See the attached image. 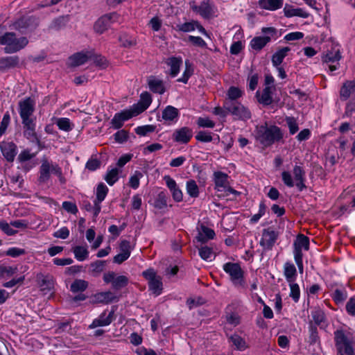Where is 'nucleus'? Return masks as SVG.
<instances>
[{"instance_id":"1","label":"nucleus","mask_w":355,"mask_h":355,"mask_svg":"<svg viewBox=\"0 0 355 355\" xmlns=\"http://www.w3.org/2000/svg\"><path fill=\"white\" fill-rule=\"evenodd\" d=\"M284 134L276 125H260L256 128V139L264 147H269L282 140Z\"/></svg>"},{"instance_id":"2","label":"nucleus","mask_w":355,"mask_h":355,"mask_svg":"<svg viewBox=\"0 0 355 355\" xmlns=\"http://www.w3.org/2000/svg\"><path fill=\"white\" fill-rule=\"evenodd\" d=\"M28 40L26 37H17L13 32H6L0 36V44L5 46L6 53H14L27 46Z\"/></svg>"},{"instance_id":"3","label":"nucleus","mask_w":355,"mask_h":355,"mask_svg":"<svg viewBox=\"0 0 355 355\" xmlns=\"http://www.w3.org/2000/svg\"><path fill=\"white\" fill-rule=\"evenodd\" d=\"M224 271L229 275L232 284L238 289L246 288L244 271L238 263L227 262L223 266Z\"/></svg>"},{"instance_id":"4","label":"nucleus","mask_w":355,"mask_h":355,"mask_svg":"<svg viewBox=\"0 0 355 355\" xmlns=\"http://www.w3.org/2000/svg\"><path fill=\"white\" fill-rule=\"evenodd\" d=\"M334 334L336 345L339 352L346 355H354L355 342L353 339L342 330L336 331Z\"/></svg>"},{"instance_id":"5","label":"nucleus","mask_w":355,"mask_h":355,"mask_svg":"<svg viewBox=\"0 0 355 355\" xmlns=\"http://www.w3.org/2000/svg\"><path fill=\"white\" fill-rule=\"evenodd\" d=\"M39 23L38 17L33 15H26L16 19L11 26L13 29L18 31L19 33L27 34L34 31L39 26Z\"/></svg>"},{"instance_id":"6","label":"nucleus","mask_w":355,"mask_h":355,"mask_svg":"<svg viewBox=\"0 0 355 355\" xmlns=\"http://www.w3.org/2000/svg\"><path fill=\"white\" fill-rule=\"evenodd\" d=\"M224 107L236 120L247 121L251 118L250 111L239 101H225Z\"/></svg>"},{"instance_id":"7","label":"nucleus","mask_w":355,"mask_h":355,"mask_svg":"<svg viewBox=\"0 0 355 355\" xmlns=\"http://www.w3.org/2000/svg\"><path fill=\"white\" fill-rule=\"evenodd\" d=\"M142 276L148 281L149 290L156 295L162 293L163 284L162 277L157 275L153 268H148L143 271Z\"/></svg>"},{"instance_id":"8","label":"nucleus","mask_w":355,"mask_h":355,"mask_svg":"<svg viewBox=\"0 0 355 355\" xmlns=\"http://www.w3.org/2000/svg\"><path fill=\"white\" fill-rule=\"evenodd\" d=\"M119 15L116 12H111L101 17L94 24V28L98 33L102 34L112 24L119 21Z\"/></svg>"},{"instance_id":"9","label":"nucleus","mask_w":355,"mask_h":355,"mask_svg":"<svg viewBox=\"0 0 355 355\" xmlns=\"http://www.w3.org/2000/svg\"><path fill=\"white\" fill-rule=\"evenodd\" d=\"M35 101L31 97L26 98L19 102V112L21 121L36 119L33 116Z\"/></svg>"},{"instance_id":"10","label":"nucleus","mask_w":355,"mask_h":355,"mask_svg":"<svg viewBox=\"0 0 355 355\" xmlns=\"http://www.w3.org/2000/svg\"><path fill=\"white\" fill-rule=\"evenodd\" d=\"M35 121L36 119L21 121L23 125V134L30 141L36 143L38 146H40V140L35 131Z\"/></svg>"},{"instance_id":"11","label":"nucleus","mask_w":355,"mask_h":355,"mask_svg":"<svg viewBox=\"0 0 355 355\" xmlns=\"http://www.w3.org/2000/svg\"><path fill=\"white\" fill-rule=\"evenodd\" d=\"M278 238V233L275 232L272 227L264 229L262 232V238L260 241V245L266 250H272L277 239Z\"/></svg>"},{"instance_id":"12","label":"nucleus","mask_w":355,"mask_h":355,"mask_svg":"<svg viewBox=\"0 0 355 355\" xmlns=\"http://www.w3.org/2000/svg\"><path fill=\"white\" fill-rule=\"evenodd\" d=\"M193 137V130L189 127H182L173 131L172 139L173 141L186 144L189 142Z\"/></svg>"},{"instance_id":"13","label":"nucleus","mask_w":355,"mask_h":355,"mask_svg":"<svg viewBox=\"0 0 355 355\" xmlns=\"http://www.w3.org/2000/svg\"><path fill=\"white\" fill-rule=\"evenodd\" d=\"M193 11L198 13L205 19H209L214 15V7L209 0H205L199 6H191Z\"/></svg>"},{"instance_id":"14","label":"nucleus","mask_w":355,"mask_h":355,"mask_svg":"<svg viewBox=\"0 0 355 355\" xmlns=\"http://www.w3.org/2000/svg\"><path fill=\"white\" fill-rule=\"evenodd\" d=\"M108 192L107 187L103 184L100 183L96 188V198L94 200V217H96L101 209V203L104 200Z\"/></svg>"},{"instance_id":"15","label":"nucleus","mask_w":355,"mask_h":355,"mask_svg":"<svg viewBox=\"0 0 355 355\" xmlns=\"http://www.w3.org/2000/svg\"><path fill=\"white\" fill-rule=\"evenodd\" d=\"M164 180L166 187L171 193L173 199L177 202H182L183 200V193L175 180L169 175H165Z\"/></svg>"},{"instance_id":"16","label":"nucleus","mask_w":355,"mask_h":355,"mask_svg":"<svg viewBox=\"0 0 355 355\" xmlns=\"http://www.w3.org/2000/svg\"><path fill=\"white\" fill-rule=\"evenodd\" d=\"M36 282L42 291H50L54 288V277L49 273H37L36 275Z\"/></svg>"},{"instance_id":"17","label":"nucleus","mask_w":355,"mask_h":355,"mask_svg":"<svg viewBox=\"0 0 355 355\" xmlns=\"http://www.w3.org/2000/svg\"><path fill=\"white\" fill-rule=\"evenodd\" d=\"M114 319V309H112L107 315H106V311H104L98 318L93 320L92 323L89 325V328L93 329L98 327L107 326L111 324Z\"/></svg>"},{"instance_id":"18","label":"nucleus","mask_w":355,"mask_h":355,"mask_svg":"<svg viewBox=\"0 0 355 355\" xmlns=\"http://www.w3.org/2000/svg\"><path fill=\"white\" fill-rule=\"evenodd\" d=\"M54 166L55 164H51L46 158L42 160V164L40 167V176L38 178V181L40 183H45L50 179L51 173H53Z\"/></svg>"},{"instance_id":"19","label":"nucleus","mask_w":355,"mask_h":355,"mask_svg":"<svg viewBox=\"0 0 355 355\" xmlns=\"http://www.w3.org/2000/svg\"><path fill=\"white\" fill-rule=\"evenodd\" d=\"M19 58L18 55H12L2 57L0 58V72L3 73L6 71L15 68L19 66Z\"/></svg>"},{"instance_id":"20","label":"nucleus","mask_w":355,"mask_h":355,"mask_svg":"<svg viewBox=\"0 0 355 355\" xmlns=\"http://www.w3.org/2000/svg\"><path fill=\"white\" fill-rule=\"evenodd\" d=\"M3 155L8 162H12L17 154V146L13 142H3L0 145Z\"/></svg>"},{"instance_id":"21","label":"nucleus","mask_w":355,"mask_h":355,"mask_svg":"<svg viewBox=\"0 0 355 355\" xmlns=\"http://www.w3.org/2000/svg\"><path fill=\"white\" fill-rule=\"evenodd\" d=\"M94 303L109 304L112 302H117L119 297L111 291L101 292L96 293L92 297Z\"/></svg>"},{"instance_id":"22","label":"nucleus","mask_w":355,"mask_h":355,"mask_svg":"<svg viewBox=\"0 0 355 355\" xmlns=\"http://www.w3.org/2000/svg\"><path fill=\"white\" fill-rule=\"evenodd\" d=\"M293 173L295 180V186L300 191H303L306 188L304 183L306 180L304 170L302 166L295 165L293 168Z\"/></svg>"},{"instance_id":"23","label":"nucleus","mask_w":355,"mask_h":355,"mask_svg":"<svg viewBox=\"0 0 355 355\" xmlns=\"http://www.w3.org/2000/svg\"><path fill=\"white\" fill-rule=\"evenodd\" d=\"M179 114V110L176 107L168 105L163 110L162 117L165 121L172 123L177 121Z\"/></svg>"},{"instance_id":"24","label":"nucleus","mask_w":355,"mask_h":355,"mask_svg":"<svg viewBox=\"0 0 355 355\" xmlns=\"http://www.w3.org/2000/svg\"><path fill=\"white\" fill-rule=\"evenodd\" d=\"M131 119V114L128 112V110H123L121 112L115 114L111 120V124L114 129H119L125 121Z\"/></svg>"},{"instance_id":"25","label":"nucleus","mask_w":355,"mask_h":355,"mask_svg":"<svg viewBox=\"0 0 355 355\" xmlns=\"http://www.w3.org/2000/svg\"><path fill=\"white\" fill-rule=\"evenodd\" d=\"M214 183L218 191H223L228 185V175L227 174L221 171L214 172Z\"/></svg>"},{"instance_id":"26","label":"nucleus","mask_w":355,"mask_h":355,"mask_svg":"<svg viewBox=\"0 0 355 355\" xmlns=\"http://www.w3.org/2000/svg\"><path fill=\"white\" fill-rule=\"evenodd\" d=\"M284 13L286 17H300L307 18L309 14L302 8H295L293 6L286 3L284 8Z\"/></svg>"},{"instance_id":"27","label":"nucleus","mask_w":355,"mask_h":355,"mask_svg":"<svg viewBox=\"0 0 355 355\" xmlns=\"http://www.w3.org/2000/svg\"><path fill=\"white\" fill-rule=\"evenodd\" d=\"M166 64L170 67V75L175 77L179 71L180 67L182 63V59L180 57H170L166 60Z\"/></svg>"},{"instance_id":"28","label":"nucleus","mask_w":355,"mask_h":355,"mask_svg":"<svg viewBox=\"0 0 355 355\" xmlns=\"http://www.w3.org/2000/svg\"><path fill=\"white\" fill-rule=\"evenodd\" d=\"M215 236L214 231L206 227L204 225H200V230L198 232V234L196 236L198 241L202 243H206L209 239H213Z\"/></svg>"},{"instance_id":"29","label":"nucleus","mask_w":355,"mask_h":355,"mask_svg":"<svg viewBox=\"0 0 355 355\" xmlns=\"http://www.w3.org/2000/svg\"><path fill=\"white\" fill-rule=\"evenodd\" d=\"M284 0H259V6L261 8L275 11L283 6Z\"/></svg>"},{"instance_id":"30","label":"nucleus","mask_w":355,"mask_h":355,"mask_svg":"<svg viewBox=\"0 0 355 355\" xmlns=\"http://www.w3.org/2000/svg\"><path fill=\"white\" fill-rule=\"evenodd\" d=\"M354 92H355V80L345 82L340 91L341 100L346 101Z\"/></svg>"},{"instance_id":"31","label":"nucleus","mask_w":355,"mask_h":355,"mask_svg":"<svg viewBox=\"0 0 355 355\" xmlns=\"http://www.w3.org/2000/svg\"><path fill=\"white\" fill-rule=\"evenodd\" d=\"M271 40L270 36L254 37L250 41V46L252 49L259 51Z\"/></svg>"},{"instance_id":"32","label":"nucleus","mask_w":355,"mask_h":355,"mask_svg":"<svg viewBox=\"0 0 355 355\" xmlns=\"http://www.w3.org/2000/svg\"><path fill=\"white\" fill-rule=\"evenodd\" d=\"M148 86L150 89L154 93L162 94L165 92V88L162 80L150 77L148 80Z\"/></svg>"},{"instance_id":"33","label":"nucleus","mask_w":355,"mask_h":355,"mask_svg":"<svg viewBox=\"0 0 355 355\" xmlns=\"http://www.w3.org/2000/svg\"><path fill=\"white\" fill-rule=\"evenodd\" d=\"M284 273L286 280L292 283L295 280L297 276V270L293 263L286 262L284 266Z\"/></svg>"},{"instance_id":"34","label":"nucleus","mask_w":355,"mask_h":355,"mask_svg":"<svg viewBox=\"0 0 355 355\" xmlns=\"http://www.w3.org/2000/svg\"><path fill=\"white\" fill-rule=\"evenodd\" d=\"M289 51L290 48L286 46L282 48L281 49L278 50L276 53H275L272 57V62L273 66H279Z\"/></svg>"},{"instance_id":"35","label":"nucleus","mask_w":355,"mask_h":355,"mask_svg":"<svg viewBox=\"0 0 355 355\" xmlns=\"http://www.w3.org/2000/svg\"><path fill=\"white\" fill-rule=\"evenodd\" d=\"M69 21V15H62L55 18L49 26V28L53 30L59 31L64 28L67 23Z\"/></svg>"},{"instance_id":"36","label":"nucleus","mask_w":355,"mask_h":355,"mask_svg":"<svg viewBox=\"0 0 355 355\" xmlns=\"http://www.w3.org/2000/svg\"><path fill=\"white\" fill-rule=\"evenodd\" d=\"M89 59L87 54L84 53H76L72 55L69 60L71 61V67H78L85 64Z\"/></svg>"},{"instance_id":"37","label":"nucleus","mask_w":355,"mask_h":355,"mask_svg":"<svg viewBox=\"0 0 355 355\" xmlns=\"http://www.w3.org/2000/svg\"><path fill=\"white\" fill-rule=\"evenodd\" d=\"M73 252L75 258L80 261H83L88 258L89 251L86 246L77 245L73 248Z\"/></svg>"},{"instance_id":"38","label":"nucleus","mask_w":355,"mask_h":355,"mask_svg":"<svg viewBox=\"0 0 355 355\" xmlns=\"http://www.w3.org/2000/svg\"><path fill=\"white\" fill-rule=\"evenodd\" d=\"M272 87L266 86L262 92L261 97L259 98V102L264 105H269L272 103Z\"/></svg>"},{"instance_id":"39","label":"nucleus","mask_w":355,"mask_h":355,"mask_svg":"<svg viewBox=\"0 0 355 355\" xmlns=\"http://www.w3.org/2000/svg\"><path fill=\"white\" fill-rule=\"evenodd\" d=\"M341 55L339 50L329 51L322 57V60L325 64L335 63L339 62Z\"/></svg>"},{"instance_id":"40","label":"nucleus","mask_w":355,"mask_h":355,"mask_svg":"<svg viewBox=\"0 0 355 355\" xmlns=\"http://www.w3.org/2000/svg\"><path fill=\"white\" fill-rule=\"evenodd\" d=\"M168 196L164 191L158 193L154 201V207L158 209H162L167 207Z\"/></svg>"},{"instance_id":"41","label":"nucleus","mask_w":355,"mask_h":355,"mask_svg":"<svg viewBox=\"0 0 355 355\" xmlns=\"http://www.w3.org/2000/svg\"><path fill=\"white\" fill-rule=\"evenodd\" d=\"M293 245L295 248L301 250L304 248L305 250H308L309 249V239L303 234H299L297 236Z\"/></svg>"},{"instance_id":"42","label":"nucleus","mask_w":355,"mask_h":355,"mask_svg":"<svg viewBox=\"0 0 355 355\" xmlns=\"http://www.w3.org/2000/svg\"><path fill=\"white\" fill-rule=\"evenodd\" d=\"M88 287V282L83 279H76L70 286L71 291L73 293L83 292Z\"/></svg>"},{"instance_id":"43","label":"nucleus","mask_w":355,"mask_h":355,"mask_svg":"<svg viewBox=\"0 0 355 355\" xmlns=\"http://www.w3.org/2000/svg\"><path fill=\"white\" fill-rule=\"evenodd\" d=\"M196 21L193 20L191 21L185 22L184 24H177L173 28L176 31L187 33L194 31L196 29Z\"/></svg>"},{"instance_id":"44","label":"nucleus","mask_w":355,"mask_h":355,"mask_svg":"<svg viewBox=\"0 0 355 355\" xmlns=\"http://www.w3.org/2000/svg\"><path fill=\"white\" fill-rule=\"evenodd\" d=\"M129 282L128 278L125 275L116 276L112 284V288L115 290H120L125 287Z\"/></svg>"},{"instance_id":"45","label":"nucleus","mask_w":355,"mask_h":355,"mask_svg":"<svg viewBox=\"0 0 355 355\" xmlns=\"http://www.w3.org/2000/svg\"><path fill=\"white\" fill-rule=\"evenodd\" d=\"M119 170L116 168L108 171L105 177L107 183L110 186L113 185L119 179Z\"/></svg>"},{"instance_id":"46","label":"nucleus","mask_w":355,"mask_h":355,"mask_svg":"<svg viewBox=\"0 0 355 355\" xmlns=\"http://www.w3.org/2000/svg\"><path fill=\"white\" fill-rule=\"evenodd\" d=\"M187 192L192 198L198 196L199 189L195 180H190L187 182Z\"/></svg>"},{"instance_id":"47","label":"nucleus","mask_w":355,"mask_h":355,"mask_svg":"<svg viewBox=\"0 0 355 355\" xmlns=\"http://www.w3.org/2000/svg\"><path fill=\"white\" fill-rule=\"evenodd\" d=\"M230 339L237 349L242 351L247 348L245 341L240 336L234 334L230 336Z\"/></svg>"},{"instance_id":"48","label":"nucleus","mask_w":355,"mask_h":355,"mask_svg":"<svg viewBox=\"0 0 355 355\" xmlns=\"http://www.w3.org/2000/svg\"><path fill=\"white\" fill-rule=\"evenodd\" d=\"M243 92L241 89L236 87H230L227 91V98L225 101H235L242 96Z\"/></svg>"},{"instance_id":"49","label":"nucleus","mask_w":355,"mask_h":355,"mask_svg":"<svg viewBox=\"0 0 355 355\" xmlns=\"http://www.w3.org/2000/svg\"><path fill=\"white\" fill-rule=\"evenodd\" d=\"M199 255L205 261L211 260V258L214 257L212 248L207 245L199 248Z\"/></svg>"},{"instance_id":"50","label":"nucleus","mask_w":355,"mask_h":355,"mask_svg":"<svg viewBox=\"0 0 355 355\" xmlns=\"http://www.w3.org/2000/svg\"><path fill=\"white\" fill-rule=\"evenodd\" d=\"M17 271V268L6 266H0V278L10 277Z\"/></svg>"},{"instance_id":"51","label":"nucleus","mask_w":355,"mask_h":355,"mask_svg":"<svg viewBox=\"0 0 355 355\" xmlns=\"http://www.w3.org/2000/svg\"><path fill=\"white\" fill-rule=\"evenodd\" d=\"M347 297V293L345 290L336 289L332 294V298L336 304L343 302Z\"/></svg>"},{"instance_id":"52","label":"nucleus","mask_w":355,"mask_h":355,"mask_svg":"<svg viewBox=\"0 0 355 355\" xmlns=\"http://www.w3.org/2000/svg\"><path fill=\"white\" fill-rule=\"evenodd\" d=\"M105 261L97 260L90 264L91 272L94 275L101 273L105 267Z\"/></svg>"},{"instance_id":"53","label":"nucleus","mask_w":355,"mask_h":355,"mask_svg":"<svg viewBox=\"0 0 355 355\" xmlns=\"http://www.w3.org/2000/svg\"><path fill=\"white\" fill-rule=\"evenodd\" d=\"M155 126L153 125H146L139 126L135 129V132L139 136H146L147 134L154 132Z\"/></svg>"},{"instance_id":"54","label":"nucleus","mask_w":355,"mask_h":355,"mask_svg":"<svg viewBox=\"0 0 355 355\" xmlns=\"http://www.w3.org/2000/svg\"><path fill=\"white\" fill-rule=\"evenodd\" d=\"M143 176L142 173L139 171H136L135 173L130 178L129 180V185L132 189H136L139 186V180Z\"/></svg>"},{"instance_id":"55","label":"nucleus","mask_w":355,"mask_h":355,"mask_svg":"<svg viewBox=\"0 0 355 355\" xmlns=\"http://www.w3.org/2000/svg\"><path fill=\"white\" fill-rule=\"evenodd\" d=\"M290 297L295 302H297L300 296V291L298 284L292 282L290 284Z\"/></svg>"},{"instance_id":"56","label":"nucleus","mask_w":355,"mask_h":355,"mask_svg":"<svg viewBox=\"0 0 355 355\" xmlns=\"http://www.w3.org/2000/svg\"><path fill=\"white\" fill-rule=\"evenodd\" d=\"M311 315L313 321L318 325L320 324L324 321L325 318L324 312L320 309H316L313 311Z\"/></svg>"},{"instance_id":"57","label":"nucleus","mask_w":355,"mask_h":355,"mask_svg":"<svg viewBox=\"0 0 355 355\" xmlns=\"http://www.w3.org/2000/svg\"><path fill=\"white\" fill-rule=\"evenodd\" d=\"M197 124L201 128H213L215 126V123L208 117H199L197 120Z\"/></svg>"},{"instance_id":"58","label":"nucleus","mask_w":355,"mask_h":355,"mask_svg":"<svg viewBox=\"0 0 355 355\" xmlns=\"http://www.w3.org/2000/svg\"><path fill=\"white\" fill-rule=\"evenodd\" d=\"M11 227L12 226L10 223L9 224L5 220L0 221V229L8 236L15 235L17 232V230H13Z\"/></svg>"},{"instance_id":"59","label":"nucleus","mask_w":355,"mask_h":355,"mask_svg":"<svg viewBox=\"0 0 355 355\" xmlns=\"http://www.w3.org/2000/svg\"><path fill=\"white\" fill-rule=\"evenodd\" d=\"M146 110V108L138 102L137 104L133 105L130 110H128V112L131 114L132 118V116L139 115Z\"/></svg>"},{"instance_id":"60","label":"nucleus","mask_w":355,"mask_h":355,"mask_svg":"<svg viewBox=\"0 0 355 355\" xmlns=\"http://www.w3.org/2000/svg\"><path fill=\"white\" fill-rule=\"evenodd\" d=\"M57 125L60 130L64 131H69L72 129L70 120L67 118L59 119Z\"/></svg>"},{"instance_id":"61","label":"nucleus","mask_w":355,"mask_h":355,"mask_svg":"<svg viewBox=\"0 0 355 355\" xmlns=\"http://www.w3.org/2000/svg\"><path fill=\"white\" fill-rule=\"evenodd\" d=\"M196 139L201 142H210L212 141V136L211 132L199 131L196 135Z\"/></svg>"},{"instance_id":"62","label":"nucleus","mask_w":355,"mask_h":355,"mask_svg":"<svg viewBox=\"0 0 355 355\" xmlns=\"http://www.w3.org/2000/svg\"><path fill=\"white\" fill-rule=\"evenodd\" d=\"M114 139L116 142L123 144L128 139V132L125 130L117 131L114 135Z\"/></svg>"},{"instance_id":"63","label":"nucleus","mask_w":355,"mask_h":355,"mask_svg":"<svg viewBox=\"0 0 355 355\" xmlns=\"http://www.w3.org/2000/svg\"><path fill=\"white\" fill-rule=\"evenodd\" d=\"M151 95L148 92H144L141 93L140 96V101H139V103H141L142 105H144V107H145L147 109L151 104Z\"/></svg>"},{"instance_id":"64","label":"nucleus","mask_w":355,"mask_h":355,"mask_svg":"<svg viewBox=\"0 0 355 355\" xmlns=\"http://www.w3.org/2000/svg\"><path fill=\"white\" fill-rule=\"evenodd\" d=\"M100 166L101 162L96 158L89 159L85 164V168L91 171L98 169Z\"/></svg>"}]
</instances>
